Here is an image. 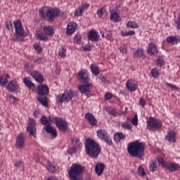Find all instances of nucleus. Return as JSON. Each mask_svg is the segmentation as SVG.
Returning a JSON list of instances; mask_svg holds the SVG:
<instances>
[{
	"label": "nucleus",
	"instance_id": "a211bd4d",
	"mask_svg": "<svg viewBox=\"0 0 180 180\" xmlns=\"http://www.w3.org/2000/svg\"><path fill=\"white\" fill-rule=\"evenodd\" d=\"M110 12V19L112 22H119L121 21L122 19L120 15L118 14L117 9H112Z\"/></svg>",
	"mask_w": 180,
	"mask_h": 180
},
{
	"label": "nucleus",
	"instance_id": "dca6fc26",
	"mask_svg": "<svg viewBox=\"0 0 180 180\" xmlns=\"http://www.w3.org/2000/svg\"><path fill=\"white\" fill-rule=\"evenodd\" d=\"M139 86L138 82L132 79H129L126 83V87L130 91H135Z\"/></svg>",
	"mask_w": 180,
	"mask_h": 180
},
{
	"label": "nucleus",
	"instance_id": "3c124183",
	"mask_svg": "<svg viewBox=\"0 0 180 180\" xmlns=\"http://www.w3.org/2000/svg\"><path fill=\"white\" fill-rule=\"evenodd\" d=\"M164 59L161 57H159L156 60V65L158 67H162L163 65Z\"/></svg>",
	"mask_w": 180,
	"mask_h": 180
},
{
	"label": "nucleus",
	"instance_id": "7c9ffc66",
	"mask_svg": "<svg viewBox=\"0 0 180 180\" xmlns=\"http://www.w3.org/2000/svg\"><path fill=\"white\" fill-rule=\"evenodd\" d=\"M40 121H41V124L45 125L46 127L51 126V122H52L50 117L49 118H47L45 115H43L41 117Z\"/></svg>",
	"mask_w": 180,
	"mask_h": 180
},
{
	"label": "nucleus",
	"instance_id": "a878e982",
	"mask_svg": "<svg viewBox=\"0 0 180 180\" xmlns=\"http://www.w3.org/2000/svg\"><path fill=\"white\" fill-rule=\"evenodd\" d=\"M9 79H11V75L9 74H4L1 77V85L3 86H6L8 83H9Z\"/></svg>",
	"mask_w": 180,
	"mask_h": 180
},
{
	"label": "nucleus",
	"instance_id": "e2e57ef3",
	"mask_svg": "<svg viewBox=\"0 0 180 180\" xmlns=\"http://www.w3.org/2000/svg\"><path fill=\"white\" fill-rule=\"evenodd\" d=\"M166 85L169 86V87H171L172 89H179L176 86H175V85H174L173 84H171V83H168L167 82L166 84Z\"/></svg>",
	"mask_w": 180,
	"mask_h": 180
},
{
	"label": "nucleus",
	"instance_id": "680f3d73",
	"mask_svg": "<svg viewBox=\"0 0 180 180\" xmlns=\"http://www.w3.org/2000/svg\"><path fill=\"white\" fill-rule=\"evenodd\" d=\"M139 174L141 175V176H144L145 175V171L144 169L141 167L139 168Z\"/></svg>",
	"mask_w": 180,
	"mask_h": 180
},
{
	"label": "nucleus",
	"instance_id": "ea45409f",
	"mask_svg": "<svg viewBox=\"0 0 180 180\" xmlns=\"http://www.w3.org/2000/svg\"><path fill=\"white\" fill-rule=\"evenodd\" d=\"M75 41L79 45L83 44L82 41V35L79 33H77L75 37Z\"/></svg>",
	"mask_w": 180,
	"mask_h": 180
},
{
	"label": "nucleus",
	"instance_id": "052dcab7",
	"mask_svg": "<svg viewBox=\"0 0 180 180\" xmlns=\"http://www.w3.org/2000/svg\"><path fill=\"white\" fill-rule=\"evenodd\" d=\"M6 29H8V30H11L13 29V25H12V22H6Z\"/></svg>",
	"mask_w": 180,
	"mask_h": 180
},
{
	"label": "nucleus",
	"instance_id": "bb28decb",
	"mask_svg": "<svg viewBox=\"0 0 180 180\" xmlns=\"http://www.w3.org/2000/svg\"><path fill=\"white\" fill-rule=\"evenodd\" d=\"M44 129H46V133L51 134L52 137H57V131L55 127L49 125L48 127H44Z\"/></svg>",
	"mask_w": 180,
	"mask_h": 180
},
{
	"label": "nucleus",
	"instance_id": "9d476101",
	"mask_svg": "<svg viewBox=\"0 0 180 180\" xmlns=\"http://www.w3.org/2000/svg\"><path fill=\"white\" fill-rule=\"evenodd\" d=\"M96 134L99 140L107 143L109 146H112V141L108 136V131L105 129H100L96 131Z\"/></svg>",
	"mask_w": 180,
	"mask_h": 180
},
{
	"label": "nucleus",
	"instance_id": "72a5a7b5",
	"mask_svg": "<svg viewBox=\"0 0 180 180\" xmlns=\"http://www.w3.org/2000/svg\"><path fill=\"white\" fill-rule=\"evenodd\" d=\"M167 41L171 44H178L180 42V37L170 36L167 38Z\"/></svg>",
	"mask_w": 180,
	"mask_h": 180
},
{
	"label": "nucleus",
	"instance_id": "37998d69",
	"mask_svg": "<svg viewBox=\"0 0 180 180\" xmlns=\"http://www.w3.org/2000/svg\"><path fill=\"white\" fill-rule=\"evenodd\" d=\"M127 26L133 29H136L139 27L138 23L134 21H129Z\"/></svg>",
	"mask_w": 180,
	"mask_h": 180
},
{
	"label": "nucleus",
	"instance_id": "6e6552de",
	"mask_svg": "<svg viewBox=\"0 0 180 180\" xmlns=\"http://www.w3.org/2000/svg\"><path fill=\"white\" fill-rule=\"evenodd\" d=\"M147 123L148 128L153 131H158L162 126L161 121L154 117H150Z\"/></svg>",
	"mask_w": 180,
	"mask_h": 180
},
{
	"label": "nucleus",
	"instance_id": "69168bd1",
	"mask_svg": "<svg viewBox=\"0 0 180 180\" xmlns=\"http://www.w3.org/2000/svg\"><path fill=\"white\" fill-rule=\"evenodd\" d=\"M140 104L143 107L146 104V102L143 98H141L140 99Z\"/></svg>",
	"mask_w": 180,
	"mask_h": 180
},
{
	"label": "nucleus",
	"instance_id": "412c9836",
	"mask_svg": "<svg viewBox=\"0 0 180 180\" xmlns=\"http://www.w3.org/2000/svg\"><path fill=\"white\" fill-rule=\"evenodd\" d=\"M77 25L74 22H69L67 26L66 34L72 35L77 30Z\"/></svg>",
	"mask_w": 180,
	"mask_h": 180
},
{
	"label": "nucleus",
	"instance_id": "2eb2a0df",
	"mask_svg": "<svg viewBox=\"0 0 180 180\" xmlns=\"http://www.w3.org/2000/svg\"><path fill=\"white\" fill-rule=\"evenodd\" d=\"M15 144L18 148H25V146L26 144V139L25 138V134L21 133L17 136Z\"/></svg>",
	"mask_w": 180,
	"mask_h": 180
},
{
	"label": "nucleus",
	"instance_id": "4d7b16f0",
	"mask_svg": "<svg viewBox=\"0 0 180 180\" xmlns=\"http://www.w3.org/2000/svg\"><path fill=\"white\" fill-rule=\"evenodd\" d=\"M82 49L84 51H91L92 47L89 44H85L84 46H82Z\"/></svg>",
	"mask_w": 180,
	"mask_h": 180
},
{
	"label": "nucleus",
	"instance_id": "f704fd0d",
	"mask_svg": "<svg viewBox=\"0 0 180 180\" xmlns=\"http://www.w3.org/2000/svg\"><path fill=\"white\" fill-rule=\"evenodd\" d=\"M71 143L73 144L74 147H75L76 148H79L81 143L78 138H72L71 139Z\"/></svg>",
	"mask_w": 180,
	"mask_h": 180
},
{
	"label": "nucleus",
	"instance_id": "6e6d98bb",
	"mask_svg": "<svg viewBox=\"0 0 180 180\" xmlns=\"http://www.w3.org/2000/svg\"><path fill=\"white\" fill-rule=\"evenodd\" d=\"M131 123L134 125V126H137L138 125V115L137 114H136L134 115V117L131 120Z\"/></svg>",
	"mask_w": 180,
	"mask_h": 180
},
{
	"label": "nucleus",
	"instance_id": "5fc2aeb1",
	"mask_svg": "<svg viewBox=\"0 0 180 180\" xmlns=\"http://www.w3.org/2000/svg\"><path fill=\"white\" fill-rule=\"evenodd\" d=\"M15 167H16V168H22V167H23V162H22L21 160H18L15 162Z\"/></svg>",
	"mask_w": 180,
	"mask_h": 180
},
{
	"label": "nucleus",
	"instance_id": "b1692460",
	"mask_svg": "<svg viewBox=\"0 0 180 180\" xmlns=\"http://www.w3.org/2000/svg\"><path fill=\"white\" fill-rule=\"evenodd\" d=\"M148 53L151 56H158V50L157 46L153 43L149 44Z\"/></svg>",
	"mask_w": 180,
	"mask_h": 180
},
{
	"label": "nucleus",
	"instance_id": "5701e85b",
	"mask_svg": "<svg viewBox=\"0 0 180 180\" xmlns=\"http://www.w3.org/2000/svg\"><path fill=\"white\" fill-rule=\"evenodd\" d=\"M30 75L40 84H41L44 80V76L38 71L32 72Z\"/></svg>",
	"mask_w": 180,
	"mask_h": 180
},
{
	"label": "nucleus",
	"instance_id": "6ab92c4d",
	"mask_svg": "<svg viewBox=\"0 0 180 180\" xmlns=\"http://www.w3.org/2000/svg\"><path fill=\"white\" fill-rule=\"evenodd\" d=\"M165 140H167L169 143H176V133L173 130L169 131Z\"/></svg>",
	"mask_w": 180,
	"mask_h": 180
},
{
	"label": "nucleus",
	"instance_id": "de8ad7c7",
	"mask_svg": "<svg viewBox=\"0 0 180 180\" xmlns=\"http://www.w3.org/2000/svg\"><path fill=\"white\" fill-rule=\"evenodd\" d=\"M105 11V8L104 7L98 9L97 11V15L98 16L99 18H101L104 12Z\"/></svg>",
	"mask_w": 180,
	"mask_h": 180
},
{
	"label": "nucleus",
	"instance_id": "0eeeda50",
	"mask_svg": "<svg viewBox=\"0 0 180 180\" xmlns=\"http://www.w3.org/2000/svg\"><path fill=\"white\" fill-rule=\"evenodd\" d=\"M158 164L162 165V168L167 169L169 172H176V171H179L180 165L174 162H165L162 158H159L158 159Z\"/></svg>",
	"mask_w": 180,
	"mask_h": 180
},
{
	"label": "nucleus",
	"instance_id": "f3484780",
	"mask_svg": "<svg viewBox=\"0 0 180 180\" xmlns=\"http://www.w3.org/2000/svg\"><path fill=\"white\" fill-rule=\"evenodd\" d=\"M6 87L11 93H15L19 89V84L16 81L13 80L8 82Z\"/></svg>",
	"mask_w": 180,
	"mask_h": 180
},
{
	"label": "nucleus",
	"instance_id": "39448f33",
	"mask_svg": "<svg viewBox=\"0 0 180 180\" xmlns=\"http://www.w3.org/2000/svg\"><path fill=\"white\" fill-rule=\"evenodd\" d=\"M49 93V87L46 84H41L38 86L37 88V94L38 96H37V99L39 103L47 107L49 105L48 103V98L46 95Z\"/></svg>",
	"mask_w": 180,
	"mask_h": 180
},
{
	"label": "nucleus",
	"instance_id": "4be33fe9",
	"mask_svg": "<svg viewBox=\"0 0 180 180\" xmlns=\"http://www.w3.org/2000/svg\"><path fill=\"white\" fill-rule=\"evenodd\" d=\"M99 34L95 30H91L88 34V38L92 41H98L99 40Z\"/></svg>",
	"mask_w": 180,
	"mask_h": 180
},
{
	"label": "nucleus",
	"instance_id": "338daca9",
	"mask_svg": "<svg viewBox=\"0 0 180 180\" xmlns=\"http://www.w3.org/2000/svg\"><path fill=\"white\" fill-rule=\"evenodd\" d=\"M89 7V4H85L82 6H81V8H82L84 10H85L86 8H88Z\"/></svg>",
	"mask_w": 180,
	"mask_h": 180
},
{
	"label": "nucleus",
	"instance_id": "20e7f679",
	"mask_svg": "<svg viewBox=\"0 0 180 180\" xmlns=\"http://www.w3.org/2000/svg\"><path fill=\"white\" fill-rule=\"evenodd\" d=\"M14 27L15 30V33L13 37V40L14 41H23L25 40V37L27 36L26 32H25V29L22 25V22L19 20H16L13 21Z\"/></svg>",
	"mask_w": 180,
	"mask_h": 180
},
{
	"label": "nucleus",
	"instance_id": "cd10ccee",
	"mask_svg": "<svg viewBox=\"0 0 180 180\" xmlns=\"http://www.w3.org/2000/svg\"><path fill=\"white\" fill-rule=\"evenodd\" d=\"M24 83L27 87L30 89H34L35 88V84L30 80V77H26L24 79Z\"/></svg>",
	"mask_w": 180,
	"mask_h": 180
},
{
	"label": "nucleus",
	"instance_id": "ddd939ff",
	"mask_svg": "<svg viewBox=\"0 0 180 180\" xmlns=\"http://www.w3.org/2000/svg\"><path fill=\"white\" fill-rule=\"evenodd\" d=\"M84 84H81L78 86L77 89L82 94H90L92 91L93 84L90 82L88 83H83Z\"/></svg>",
	"mask_w": 180,
	"mask_h": 180
},
{
	"label": "nucleus",
	"instance_id": "c03bdc74",
	"mask_svg": "<svg viewBox=\"0 0 180 180\" xmlns=\"http://www.w3.org/2000/svg\"><path fill=\"white\" fill-rule=\"evenodd\" d=\"M107 111L110 115H112L113 117H116L117 115H120V113H118L117 112V110L114 108L113 109H107Z\"/></svg>",
	"mask_w": 180,
	"mask_h": 180
},
{
	"label": "nucleus",
	"instance_id": "603ef678",
	"mask_svg": "<svg viewBox=\"0 0 180 180\" xmlns=\"http://www.w3.org/2000/svg\"><path fill=\"white\" fill-rule=\"evenodd\" d=\"M77 148H75V146L73 148H71L70 149H68L67 150V153H68V154L70 155H72V154H75L76 151H77Z\"/></svg>",
	"mask_w": 180,
	"mask_h": 180
},
{
	"label": "nucleus",
	"instance_id": "473e14b6",
	"mask_svg": "<svg viewBox=\"0 0 180 180\" xmlns=\"http://www.w3.org/2000/svg\"><path fill=\"white\" fill-rule=\"evenodd\" d=\"M90 68L93 75H94L95 76H97L99 75L100 73L99 67L96 64H91Z\"/></svg>",
	"mask_w": 180,
	"mask_h": 180
},
{
	"label": "nucleus",
	"instance_id": "8fccbe9b",
	"mask_svg": "<svg viewBox=\"0 0 180 180\" xmlns=\"http://www.w3.org/2000/svg\"><path fill=\"white\" fill-rule=\"evenodd\" d=\"M34 49L37 51V53H40L42 51V49L41 47V46L39 44H34L33 45Z\"/></svg>",
	"mask_w": 180,
	"mask_h": 180
},
{
	"label": "nucleus",
	"instance_id": "1a4fd4ad",
	"mask_svg": "<svg viewBox=\"0 0 180 180\" xmlns=\"http://www.w3.org/2000/svg\"><path fill=\"white\" fill-rule=\"evenodd\" d=\"M74 96H75L74 91H72L71 89H69V90L65 91L61 96H58L57 97V100L60 103H68L72 99Z\"/></svg>",
	"mask_w": 180,
	"mask_h": 180
},
{
	"label": "nucleus",
	"instance_id": "864d4df0",
	"mask_svg": "<svg viewBox=\"0 0 180 180\" xmlns=\"http://www.w3.org/2000/svg\"><path fill=\"white\" fill-rule=\"evenodd\" d=\"M112 97H113V95L110 92H107L104 96L105 101H108V100L111 99Z\"/></svg>",
	"mask_w": 180,
	"mask_h": 180
},
{
	"label": "nucleus",
	"instance_id": "774afa93",
	"mask_svg": "<svg viewBox=\"0 0 180 180\" xmlns=\"http://www.w3.org/2000/svg\"><path fill=\"white\" fill-rule=\"evenodd\" d=\"M46 180H55V176H49L46 179Z\"/></svg>",
	"mask_w": 180,
	"mask_h": 180
},
{
	"label": "nucleus",
	"instance_id": "393cba45",
	"mask_svg": "<svg viewBox=\"0 0 180 180\" xmlns=\"http://www.w3.org/2000/svg\"><path fill=\"white\" fill-rule=\"evenodd\" d=\"M126 135L123 134L122 132H116L114 134V141L115 143H120L121 141L125 140Z\"/></svg>",
	"mask_w": 180,
	"mask_h": 180
},
{
	"label": "nucleus",
	"instance_id": "bf43d9fd",
	"mask_svg": "<svg viewBox=\"0 0 180 180\" xmlns=\"http://www.w3.org/2000/svg\"><path fill=\"white\" fill-rule=\"evenodd\" d=\"M175 23V25H176V27L178 29V30H180V14L178 17V20H176L174 22Z\"/></svg>",
	"mask_w": 180,
	"mask_h": 180
},
{
	"label": "nucleus",
	"instance_id": "4c0bfd02",
	"mask_svg": "<svg viewBox=\"0 0 180 180\" xmlns=\"http://www.w3.org/2000/svg\"><path fill=\"white\" fill-rule=\"evenodd\" d=\"M134 58H141L144 56L143 49L139 48L138 50L134 54Z\"/></svg>",
	"mask_w": 180,
	"mask_h": 180
},
{
	"label": "nucleus",
	"instance_id": "49530a36",
	"mask_svg": "<svg viewBox=\"0 0 180 180\" xmlns=\"http://www.w3.org/2000/svg\"><path fill=\"white\" fill-rule=\"evenodd\" d=\"M58 55H59L61 58H65V57H66V49H64V48H61L60 49H59Z\"/></svg>",
	"mask_w": 180,
	"mask_h": 180
},
{
	"label": "nucleus",
	"instance_id": "e433bc0d",
	"mask_svg": "<svg viewBox=\"0 0 180 180\" xmlns=\"http://www.w3.org/2000/svg\"><path fill=\"white\" fill-rule=\"evenodd\" d=\"M37 39L41 41H46L48 40V37L47 35L42 32H39V34H37Z\"/></svg>",
	"mask_w": 180,
	"mask_h": 180
},
{
	"label": "nucleus",
	"instance_id": "13d9d810",
	"mask_svg": "<svg viewBox=\"0 0 180 180\" xmlns=\"http://www.w3.org/2000/svg\"><path fill=\"white\" fill-rule=\"evenodd\" d=\"M100 79H101V81H102L103 82H104L105 84H110L109 81L106 79V78L105 77L104 75H101L100 76Z\"/></svg>",
	"mask_w": 180,
	"mask_h": 180
},
{
	"label": "nucleus",
	"instance_id": "423d86ee",
	"mask_svg": "<svg viewBox=\"0 0 180 180\" xmlns=\"http://www.w3.org/2000/svg\"><path fill=\"white\" fill-rule=\"evenodd\" d=\"M60 15L58 9L56 8H41L39 11V15L43 19H46L49 22H52L56 17Z\"/></svg>",
	"mask_w": 180,
	"mask_h": 180
},
{
	"label": "nucleus",
	"instance_id": "0e129e2a",
	"mask_svg": "<svg viewBox=\"0 0 180 180\" xmlns=\"http://www.w3.org/2000/svg\"><path fill=\"white\" fill-rule=\"evenodd\" d=\"M34 63L38 64H41L43 63V59L41 58H39L36 60H34Z\"/></svg>",
	"mask_w": 180,
	"mask_h": 180
},
{
	"label": "nucleus",
	"instance_id": "79ce46f5",
	"mask_svg": "<svg viewBox=\"0 0 180 180\" xmlns=\"http://www.w3.org/2000/svg\"><path fill=\"white\" fill-rule=\"evenodd\" d=\"M151 75L153 78L156 79L160 76V72L157 68H153L151 70Z\"/></svg>",
	"mask_w": 180,
	"mask_h": 180
},
{
	"label": "nucleus",
	"instance_id": "7ed1b4c3",
	"mask_svg": "<svg viewBox=\"0 0 180 180\" xmlns=\"http://www.w3.org/2000/svg\"><path fill=\"white\" fill-rule=\"evenodd\" d=\"M84 167L77 163H74L68 169V178L70 180H83Z\"/></svg>",
	"mask_w": 180,
	"mask_h": 180
},
{
	"label": "nucleus",
	"instance_id": "aec40b11",
	"mask_svg": "<svg viewBox=\"0 0 180 180\" xmlns=\"http://www.w3.org/2000/svg\"><path fill=\"white\" fill-rule=\"evenodd\" d=\"M85 118L86 120H88V122L92 126H96L98 124L97 119L91 112L86 113Z\"/></svg>",
	"mask_w": 180,
	"mask_h": 180
},
{
	"label": "nucleus",
	"instance_id": "f8f14e48",
	"mask_svg": "<svg viewBox=\"0 0 180 180\" xmlns=\"http://www.w3.org/2000/svg\"><path fill=\"white\" fill-rule=\"evenodd\" d=\"M77 79L81 83L89 82L91 80L89 73L86 69H82L77 74Z\"/></svg>",
	"mask_w": 180,
	"mask_h": 180
},
{
	"label": "nucleus",
	"instance_id": "c9c22d12",
	"mask_svg": "<svg viewBox=\"0 0 180 180\" xmlns=\"http://www.w3.org/2000/svg\"><path fill=\"white\" fill-rule=\"evenodd\" d=\"M47 169L48 171H49V172L53 174V172L56 171V165L55 163L51 162L49 163L47 166Z\"/></svg>",
	"mask_w": 180,
	"mask_h": 180
},
{
	"label": "nucleus",
	"instance_id": "58836bf2",
	"mask_svg": "<svg viewBox=\"0 0 180 180\" xmlns=\"http://www.w3.org/2000/svg\"><path fill=\"white\" fill-rule=\"evenodd\" d=\"M136 34V32L132 30V31H129V32H127V31H122L121 32V35L122 37H129V36H133Z\"/></svg>",
	"mask_w": 180,
	"mask_h": 180
},
{
	"label": "nucleus",
	"instance_id": "a19ab883",
	"mask_svg": "<svg viewBox=\"0 0 180 180\" xmlns=\"http://www.w3.org/2000/svg\"><path fill=\"white\" fill-rule=\"evenodd\" d=\"M158 163L156 161L153 162L150 166H149V169L150 171H151L152 172H155V171H156L157 168H158Z\"/></svg>",
	"mask_w": 180,
	"mask_h": 180
},
{
	"label": "nucleus",
	"instance_id": "4468645a",
	"mask_svg": "<svg viewBox=\"0 0 180 180\" xmlns=\"http://www.w3.org/2000/svg\"><path fill=\"white\" fill-rule=\"evenodd\" d=\"M37 123L32 118H29L28 127H27V131L30 136L35 137L34 131L36 130L35 126Z\"/></svg>",
	"mask_w": 180,
	"mask_h": 180
},
{
	"label": "nucleus",
	"instance_id": "f03ea898",
	"mask_svg": "<svg viewBox=\"0 0 180 180\" xmlns=\"http://www.w3.org/2000/svg\"><path fill=\"white\" fill-rule=\"evenodd\" d=\"M86 153L91 158H97L101 153V146L94 140L87 139L86 143Z\"/></svg>",
	"mask_w": 180,
	"mask_h": 180
},
{
	"label": "nucleus",
	"instance_id": "9b49d317",
	"mask_svg": "<svg viewBox=\"0 0 180 180\" xmlns=\"http://www.w3.org/2000/svg\"><path fill=\"white\" fill-rule=\"evenodd\" d=\"M56 127L60 131H67L68 129V123L61 117H55L53 118Z\"/></svg>",
	"mask_w": 180,
	"mask_h": 180
},
{
	"label": "nucleus",
	"instance_id": "f257e3e1",
	"mask_svg": "<svg viewBox=\"0 0 180 180\" xmlns=\"http://www.w3.org/2000/svg\"><path fill=\"white\" fill-rule=\"evenodd\" d=\"M128 153L131 157L142 158L145 153V145L139 141H133L128 144Z\"/></svg>",
	"mask_w": 180,
	"mask_h": 180
},
{
	"label": "nucleus",
	"instance_id": "c85d7f7f",
	"mask_svg": "<svg viewBox=\"0 0 180 180\" xmlns=\"http://www.w3.org/2000/svg\"><path fill=\"white\" fill-rule=\"evenodd\" d=\"M105 34L104 32L101 31L100 33L101 34V37L103 38H106L108 40H109L110 41H113V38L112 37V32L110 31H107L106 30H105Z\"/></svg>",
	"mask_w": 180,
	"mask_h": 180
},
{
	"label": "nucleus",
	"instance_id": "c756f323",
	"mask_svg": "<svg viewBox=\"0 0 180 180\" xmlns=\"http://www.w3.org/2000/svg\"><path fill=\"white\" fill-rule=\"evenodd\" d=\"M105 166L103 163H98L95 167V171L96 174L98 175H101L104 171Z\"/></svg>",
	"mask_w": 180,
	"mask_h": 180
},
{
	"label": "nucleus",
	"instance_id": "2f4dec72",
	"mask_svg": "<svg viewBox=\"0 0 180 180\" xmlns=\"http://www.w3.org/2000/svg\"><path fill=\"white\" fill-rule=\"evenodd\" d=\"M43 29L46 35L51 36L54 34V29L52 26H45Z\"/></svg>",
	"mask_w": 180,
	"mask_h": 180
},
{
	"label": "nucleus",
	"instance_id": "09e8293b",
	"mask_svg": "<svg viewBox=\"0 0 180 180\" xmlns=\"http://www.w3.org/2000/svg\"><path fill=\"white\" fill-rule=\"evenodd\" d=\"M122 127L126 129H131L132 125L127 122H123L122 123Z\"/></svg>",
	"mask_w": 180,
	"mask_h": 180
},
{
	"label": "nucleus",
	"instance_id": "a18cd8bd",
	"mask_svg": "<svg viewBox=\"0 0 180 180\" xmlns=\"http://www.w3.org/2000/svg\"><path fill=\"white\" fill-rule=\"evenodd\" d=\"M84 12V9L82 7H81V8H78L77 10H76V11L75 12V16H81V15H82Z\"/></svg>",
	"mask_w": 180,
	"mask_h": 180
}]
</instances>
